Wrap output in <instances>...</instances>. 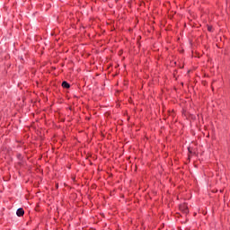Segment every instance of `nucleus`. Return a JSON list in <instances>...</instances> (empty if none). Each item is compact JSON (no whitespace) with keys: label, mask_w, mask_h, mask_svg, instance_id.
Segmentation results:
<instances>
[{"label":"nucleus","mask_w":230,"mask_h":230,"mask_svg":"<svg viewBox=\"0 0 230 230\" xmlns=\"http://www.w3.org/2000/svg\"><path fill=\"white\" fill-rule=\"evenodd\" d=\"M62 87H64V89H69L71 87V85H69V83L64 81L62 83Z\"/></svg>","instance_id":"obj_3"},{"label":"nucleus","mask_w":230,"mask_h":230,"mask_svg":"<svg viewBox=\"0 0 230 230\" xmlns=\"http://www.w3.org/2000/svg\"><path fill=\"white\" fill-rule=\"evenodd\" d=\"M180 209H181V211H183V213H185V214H188V213L190 212V210H188V207H186V205L181 206V207H180Z\"/></svg>","instance_id":"obj_2"},{"label":"nucleus","mask_w":230,"mask_h":230,"mask_svg":"<svg viewBox=\"0 0 230 230\" xmlns=\"http://www.w3.org/2000/svg\"><path fill=\"white\" fill-rule=\"evenodd\" d=\"M212 28L211 27H208V31H211Z\"/></svg>","instance_id":"obj_4"},{"label":"nucleus","mask_w":230,"mask_h":230,"mask_svg":"<svg viewBox=\"0 0 230 230\" xmlns=\"http://www.w3.org/2000/svg\"><path fill=\"white\" fill-rule=\"evenodd\" d=\"M17 217H23L24 216V209L23 208H18L16 211Z\"/></svg>","instance_id":"obj_1"}]
</instances>
